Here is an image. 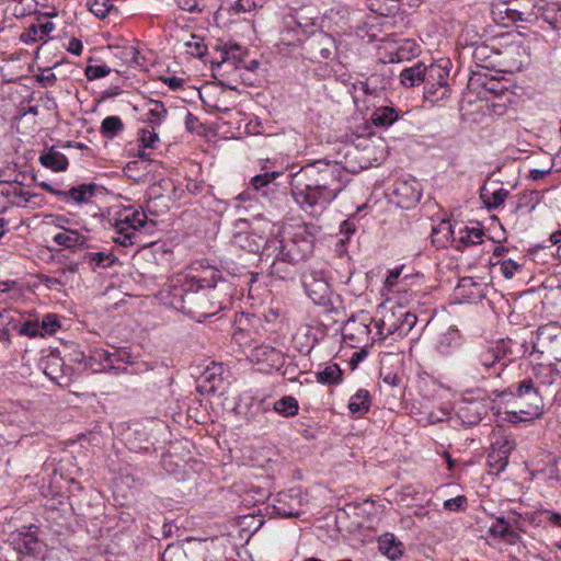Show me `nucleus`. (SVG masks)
Instances as JSON below:
<instances>
[{"instance_id": "1", "label": "nucleus", "mask_w": 561, "mask_h": 561, "mask_svg": "<svg viewBox=\"0 0 561 561\" xmlns=\"http://www.w3.org/2000/svg\"><path fill=\"white\" fill-rule=\"evenodd\" d=\"M289 176L295 202L313 216L322 213L348 182L345 169L340 163L328 160L308 163Z\"/></svg>"}, {"instance_id": "2", "label": "nucleus", "mask_w": 561, "mask_h": 561, "mask_svg": "<svg viewBox=\"0 0 561 561\" xmlns=\"http://www.w3.org/2000/svg\"><path fill=\"white\" fill-rule=\"evenodd\" d=\"M210 273V279L201 278L186 287L175 288L171 300L173 308L197 321L226 309L233 296L232 284L220 277L216 279L215 271Z\"/></svg>"}, {"instance_id": "3", "label": "nucleus", "mask_w": 561, "mask_h": 561, "mask_svg": "<svg viewBox=\"0 0 561 561\" xmlns=\"http://www.w3.org/2000/svg\"><path fill=\"white\" fill-rule=\"evenodd\" d=\"M314 247V234L307 225H289L265 242L267 256H273L271 274L286 278L289 274L283 264L295 265L309 257Z\"/></svg>"}, {"instance_id": "4", "label": "nucleus", "mask_w": 561, "mask_h": 561, "mask_svg": "<svg viewBox=\"0 0 561 561\" xmlns=\"http://www.w3.org/2000/svg\"><path fill=\"white\" fill-rule=\"evenodd\" d=\"M501 397H510L506 402L513 409L506 413L511 422H530L543 414L545 404L540 388L531 378L522 380L516 387H510Z\"/></svg>"}, {"instance_id": "5", "label": "nucleus", "mask_w": 561, "mask_h": 561, "mask_svg": "<svg viewBox=\"0 0 561 561\" xmlns=\"http://www.w3.org/2000/svg\"><path fill=\"white\" fill-rule=\"evenodd\" d=\"M417 318L402 306L385 308L374 327L379 340L393 336V340L405 336L415 325Z\"/></svg>"}, {"instance_id": "6", "label": "nucleus", "mask_w": 561, "mask_h": 561, "mask_svg": "<svg viewBox=\"0 0 561 561\" xmlns=\"http://www.w3.org/2000/svg\"><path fill=\"white\" fill-rule=\"evenodd\" d=\"M330 271L324 263L307 266L301 274V284L307 296L319 306H328L331 300Z\"/></svg>"}, {"instance_id": "7", "label": "nucleus", "mask_w": 561, "mask_h": 561, "mask_svg": "<svg viewBox=\"0 0 561 561\" xmlns=\"http://www.w3.org/2000/svg\"><path fill=\"white\" fill-rule=\"evenodd\" d=\"M147 224V215L144 210L125 209L115 221V236L112 239L123 247L133 245L138 242V233Z\"/></svg>"}, {"instance_id": "8", "label": "nucleus", "mask_w": 561, "mask_h": 561, "mask_svg": "<svg viewBox=\"0 0 561 561\" xmlns=\"http://www.w3.org/2000/svg\"><path fill=\"white\" fill-rule=\"evenodd\" d=\"M442 64H432L426 67L424 96L427 100H439L448 96L449 89L447 79L449 77V70L447 65L449 61Z\"/></svg>"}, {"instance_id": "9", "label": "nucleus", "mask_w": 561, "mask_h": 561, "mask_svg": "<svg viewBox=\"0 0 561 561\" xmlns=\"http://www.w3.org/2000/svg\"><path fill=\"white\" fill-rule=\"evenodd\" d=\"M10 545L19 554V561H38L43 543L30 530H18L10 535Z\"/></svg>"}, {"instance_id": "10", "label": "nucleus", "mask_w": 561, "mask_h": 561, "mask_svg": "<svg viewBox=\"0 0 561 561\" xmlns=\"http://www.w3.org/2000/svg\"><path fill=\"white\" fill-rule=\"evenodd\" d=\"M302 508V496L299 488L282 491L273 499V514L279 517H298Z\"/></svg>"}, {"instance_id": "11", "label": "nucleus", "mask_w": 561, "mask_h": 561, "mask_svg": "<svg viewBox=\"0 0 561 561\" xmlns=\"http://www.w3.org/2000/svg\"><path fill=\"white\" fill-rule=\"evenodd\" d=\"M249 359L256 364L260 370L265 373H268L272 369H278L284 363L282 352L267 344L254 346L250 351Z\"/></svg>"}, {"instance_id": "12", "label": "nucleus", "mask_w": 561, "mask_h": 561, "mask_svg": "<svg viewBox=\"0 0 561 561\" xmlns=\"http://www.w3.org/2000/svg\"><path fill=\"white\" fill-rule=\"evenodd\" d=\"M514 447V442L506 438L496 440L495 444L492 445V449L488 455L490 473L499 474L506 468L510 454Z\"/></svg>"}, {"instance_id": "13", "label": "nucleus", "mask_w": 561, "mask_h": 561, "mask_svg": "<svg viewBox=\"0 0 561 561\" xmlns=\"http://www.w3.org/2000/svg\"><path fill=\"white\" fill-rule=\"evenodd\" d=\"M472 352L484 363L485 367L489 368L495 377L501 375L505 366V364L501 362L505 356V351L501 345L480 346Z\"/></svg>"}, {"instance_id": "14", "label": "nucleus", "mask_w": 561, "mask_h": 561, "mask_svg": "<svg viewBox=\"0 0 561 561\" xmlns=\"http://www.w3.org/2000/svg\"><path fill=\"white\" fill-rule=\"evenodd\" d=\"M394 195L398 198V204L402 208H410L421 199V186L420 183L412 180H400L396 183Z\"/></svg>"}, {"instance_id": "15", "label": "nucleus", "mask_w": 561, "mask_h": 561, "mask_svg": "<svg viewBox=\"0 0 561 561\" xmlns=\"http://www.w3.org/2000/svg\"><path fill=\"white\" fill-rule=\"evenodd\" d=\"M461 376L467 382H480L486 378L494 376L484 363L471 352L461 367Z\"/></svg>"}, {"instance_id": "16", "label": "nucleus", "mask_w": 561, "mask_h": 561, "mask_svg": "<svg viewBox=\"0 0 561 561\" xmlns=\"http://www.w3.org/2000/svg\"><path fill=\"white\" fill-rule=\"evenodd\" d=\"M461 376L467 382H480L486 378L494 376L484 363L471 352L461 367Z\"/></svg>"}, {"instance_id": "17", "label": "nucleus", "mask_w": 561, "mask_h": 561, "mask_svg": "<svg viewBox=\"0 0 561 561\" xmlns=\"http://www.w3.org/2000/svg\"><path fill=\"white\" fill-rule=\"evenodd\" d=\"M214 539L195 540L186 553L188 561H220L215 553Z\"/></svg>"}, {"instance_id": "18", "label": "nucleus", "mask_w": 561, "mask_h": 561, "mask_svg": "<svg viewBox=\"0 0 561 561\" xmlns=\"http://www.w3.org/2000/svg\"><path fill=\"white\" fill-rule=\"evenodd\" d=\"M119 355L118 353H111L107 350L95 347L90 351L87 357V367L92 369L94 373L107 370V368L114 367V356Z\"/></svg>"}, {"instance_id": "19", "label": "nucleus", "mask_w": 561, "mask_h": 561, "mask_svg": "<svg viewBox=\"0 0 561 561\" xmlns=\"http://www.w3.org/2000/svg\"><path fill=\"white\" fill-rule=\"evenodd\" d=\"M378 550L381 554L392 561L399 560L404 552L403 543L391 533H386L378 537Z\"/></svg>"}, {"instance_id": "20", "label": "nucleus", "mask_w": 561, "mask_h": 561, "mask_svg": "<svg viewBox=\"0 0 561 561\" xmlns=\"http://www.w3.org/2000/svg\"><path fill=\"white\" fill-rule=\"evenodd\" d=\"M114 56L128 67H142L145 65V58L134 45L128 44L115 47Z\"/></svg>"}, {"instance_id": "21", "label": "nucleus", "mask_w": 561, "mask_h": 561, "mask_svg": "<svg viewBox=\"0 0 561 561\" xmlns=\"http://www.w3.org/2000/svg\"><path fill=\"white\" fill-rule=\"evenodd\" d=\"M53 241L60 247L67 249H76L85 247L88 242V238L77 230L64 229V231L56 233L53 237Z\"/></svg>"}, {"instance_id": "22", "label": "nucleus", "mask_w": 561, "mask_h": 561, "mask_svg": "<svg viewBox=\"0 0 561 561\" xmlns=\"http://www.w3.org/2000/svg\"><path fill=\"white\" fill-rule=\"evenodd\" d=\"M94 184H81L73 186L69 191H62L61 201L65 203H88L94 195Z\"/></svg>"}, {"instance_id": "23", "label": "nucleus", "mask_w": 561, "mask_h": 561, "mask_svg": "<svg viewBox=\"0 0 561 561\" xmlns=\"http://www.w3.org/2000/svg\"><path fill=\"white\" fill-rule=\"evenodd\" d=\"M505 56L512 69L520 70L528 62L529 49L523 43H513L505 49Z\"/></svg>"}, {"instance_id": "24", "label": "nucleus", "mask_w": 561, "mask_h": 561, "mask_svg": "<svg viewBox=\"0 0 561 561\" xmlns=\"http://www.w3.org/2000/svg\"><path fill=\"white\" fill-rule=\"evenodd\" d=\"M458 414L463 422L474 425L478 424L485 414V408L478 401L465 402L458 408Z\"/></svg>"}, {"instance_id": "25", "label": "nucleus", "mask_w": 561, "mask_h": 561, "mask_svg": "<svg viewBox=\"0 0 561 561\" xmlns=\"http://www.w3.org/2000/svg\"><path fill=\"white\" fill-rule=\"evenodd\" d=\"M426 66L419 61L414 66L405 68L400 73L401 83L404 87L411 88L421 82L425 83Z\"/></svg>"}, {"instance_id": "26", "label": "nucleus", "mask_w": 561, "mask_h": 561, "mask_svg": "<svg viewBox=\"0 0 561 561\" xmlns=\"http://www.w3.org/2000/svg\"><path fill=\"white\" fill-rule=\"evenodd\" d=\"M39 162L43 167L51 169L55 172L66 171L68 168L67 157L54 148L42 153L39 156Z\"/></svg>"}, {"instance_id": "27", "label": "nucleus", "mask_w": 561, "mask_h": 561, "mask_svg": "<svg viewBox=\"0 0 561 561\" xmlns=\"http://www.w3.org/2000/svg\"><path fill=\"white\" fill-rule=\"evenodd\" d=\"M370 394L366 389H359L348 402V410L353 415L363 416L370 408Z\"/></svg>"}, {"instance_id": "28", "label": "nucleus", "mask_w": 561, "mask_h": 561, "mask_svg": "<svg viewBox=\"0 0 561 561\" xmlns=\"http://www.w3.org/2000/svg\"><path fill=\"white\" fill-rule=\"evenodd\" d=\"M461 345L456 331H449L442 334L437 341L436 350L443 356L453 355Z\"/></svg>"}, {"instance_id": "29", "label": "nucleus", "mask_w": 561, "mask_h": 561, "mask_svg": "<svg viewBox=\"0 0 561 561\" xmlns=\"http://www.w3.org/2000/svg\"><path fill=\"white\" fill-rule=\"evenodd\" d=\"M507 196L508 191L504 190L503 187H500L495 191H490L488 187L483 186L480 191V197L489 209L497 208L503 205Z\"/></svg>"}, {"instance_id": "30", "label": "nucleus", "mask_w": 561, "mask_h": 561, "mask_svg": "<svg viewBox=\"0 0 561 561\" xmlns=\"http://www.w3.org/2000/svg\"><path fill=\"white\" fill-rule=\"evenodd\" d=\"M399 118V113L390 106L377 107L371 114V122L376 126L389 127Z\"/></svg>"}, {"instance_id": "31", "label": "nucleus", "mask_w": 561, "mask_h": 561, "mask_svg": "<svg viewBox=\"0 0 561 561\" xmlns=\"http://www.w3.org/2000/svg\"><path fill=\"white\" fill-rule=\"evenodd\" d=\"M268 240L270 239H265L263 236H256L253 233L239 234L237 237L239 245L251 253H257L262 249L263 253L266 254L265 242Z\"/></svg>"}, {"instance_id": "32", "label": "nucleus", "mask_w": 561, "mask_h": 561, "mask_svg": "<svg viewBox=\"0 0 561 561\" xmlns=\"http://www.w3.org/2000/svg\"><path fill=\"white\" fill-rule=\"evenodd\" d=\"M283 174V171L264 172L262 174L253 176L251 180V184L256 192H262L263 196H267V193L270 191L268 186Z\"/></svg>"}, {"instance_id": "33", "label": "nucleus", "mask_w": 561, "mask_h": 561, "mask_svg": "<svg viewBox=\"0 0 561 561\" xmlns=\"http://www.w3.org/2000/svg\"><path fill=\"white\" fill-rule=\"evenodd\" d=\"M151 105L145 122L149 124V127L160 126L164 122L168 111L161 101H151Z\"/></svg>"}, {"instance_id": "34", "label": "nucleus", "mask_w": 561, "mask_h": 561, "mask_svg": "<svg viewBox=\"0 0 561 561\" xmlns=\"http://www.w3.org/2000/svg\"><path fill=\"white\" fill-rule=\"evenodd\" d=\"M541 20L547 23L552 31H561V7L556 3L547 5L542 10Z\"/></svg>"}, {"instance_id": "35", "label": "nucleus", "mask_w": 561, "mask_h": 561, "mask_svg": "<svg viewBox=\"0 0 561 561\" xmlns=\"http://www.w3.org/2000/svg\"><path fill=\"white\" fill-rule=\"evenodd\" d=\"M274 410L282 416L291 417L298 413L299 404L296 398L291 396H285L282 399L275 401Z\"/></svg>"}, {"instance_id": "36", "label": "nucleus", "mask_w": 561, "mask_h": 561, "mask_svg": "<svg viewBox=\"0 0 561 561\" xmlns=\"http://www.w3.org/2000/svg\"><path fill=\"white\" fill-rule=\"evenodd\" d=\"M342 370L337 364H329L317 373V380L320 383L335 385L342 380Z\"/></svg>"}, {"instance_id": "37", "label": "nucleus", "mask_w": 561, "mask_h": 561, "mask_svg": "<svg viewBox=\"0 0 561 561\" xmlns=\"http://www.w3.org/2000/svg\"><path fill=\"white\" fill-rule=\"evenodd\" d=\"M124 129V123L118 116H107L102 121L101 131L107 138H114Z\"/></svg>"}, {"instance_id": "38", "label": "nucleus", "mask_w": 561, "mask_h": 561, "mask_svg": "<svg viewBox=\"0 0 561 561\" xmlns=\"http://www.w3.org/2000/svg\"><path fill=\"white\" fill-rule=\"evenodd\" d=\"M87 8L99 19L106 18L114 10L113 0H88Z\"/></svg>"}, {"instance_id": "39", "label": "nucleus", "mask_w": 561, "mask_h": 561, "mask_svg": "<svg viewBox=\"0 0 561 561\" xmlns=\"http://www.w3.org/2000/svg\"><path fill=\"white\" fill-rule=\"evenodd\" d=\"M483 236V231L479 228H466L465 230L460 231L458 242L462 247L480 244L482 242Z\"/></svg>"}, {"instance_id": "40", "label": "nucleus", "mask_w": 561, "mask_h": 561, "mask_svg": "<svg viewBox=\"0 0 561 561\" xmlns=\"http://www.w3.org/2000/svg\"><path fill=\"white\" fill-rule=\"evenodd\" d=\"M139 142L144 149H154L159 142V135L156 127H144L139 131Z\"/></svg>"}, {"instance_id": "41", "label": "nucleus", "mask_w": 561, "mask_h": 561, "mask_svg": "<svg viewBox=\"0 0 561 561\" xmlns=\"http://www.w3.org/2000/svg\"><path fill=\"white\" fill-rule=\"evenodd\" d=\"M42 333L53 335L60 329L58 316L55 313H47L39 322Z\"/></svg>"}, {"instance_id": "42", "label": "nucleus", "mask_w": 561, "mask_h": 561, "mask_svg": "<svg viewBox=\"0 0 561 561\" xmlns=\"http://www.w3.org/2000/svg\"><path fill=\"white\" fill-rule=\"evenodd\" d=\"M87 257L90 262L103 268L112 266L116 261L115 255L108 252H91Z\"/></svg>"}, {"instance_id": "43", "label": "nucleus", "mask_w": 561, "mask_h": 561, "mask_svg": "<svg viewBox=\"0 0 561 561\" xmlns=\"http://www.w3.org/2000/svg\"><path fill=\"white\" fill-rule=\"evenodd\" d=\"M264 0H237L231 9L236 13L252 12L259 8H262Z\"/></svg>"}, {"instance_id": "44", "label": "nucleus", "mask_w": 561, "mask_h": 561, "mask_svg": "<svg viewBox=\"0 0 561 561\" xmlns=\"http://www.w3.org/2000/svg\"><path fill=\"white\" fill-rule=\"evenodd\" d=\"M111 68L106 65H90L85 68V77L88 80H96L104 78L111 73Z\"/></svg>"}, {"instance_id": "45", "label": "nucleus", "mask_w": 561, "mask_h": 561, "mask_svg": "<svg viewBox=\"0 0 561 561\" xmlns=\"http://www.w3.org/2000/svg\"><path fill=\"white\" fill-rule=\"evenodd\" d=\"M21 41L25 44H33L38 41H44V36L41 34L38 24L30 25L20 36Z\"/></svg>"}, {"instance_id": "46", "label": "nucleus", "mask_w": 561, "mask_h": 561, "mask_svg": "<svg viewBox=\"0 0 561 561\" xmlns=\"http://www.w3.org/2000/svg\"><path fill=\"white\" fill-rule=\"evenodd\" d=\"M21 335H25L28 337L44 336V333L41 331V325L37 320L25 321L19 330Z\"/></svg>"}, {"instance_id": "47", "label": "nucleus", "mask_w": 561, "mask_h": 561, "mask_svg": "<svg viewBox=\"0 0 561 561\" xmlns=\"http://www.w3.org/2000/svg\"><path fill=\"white\" fill-rule=\"evenodd\" d=\"M187 53L193 57L202 58L207 53V46L202 39L192 37V41L186 43Z\"/></svg>"}, {"instance_id": "48", "label": "nucleus", "mask_w": 561, "mask_h": 561, "mask_svg": "<svg viewBox=\"0 0 561 561\" xmlns=\"http://www.w3.org/2000/svg\"><path fill=\"white\" fill-rule=\"evenodd\" d=\"M403 266L393 268L389 271V274L385 280V286L388 290H393L396 287L398 290H401V280H399V277L401 275Z\"/></svg>"}, {"instance_id": "49", "label": "nucleus", "mask_w": 561, "mask_h": 561, "mask_svg": "<svg viewBox=\"0 0 561 561\" xmlns=\"http://www.w3.org/2000/svg\"><path fill=\"white\" fill-rule=\"evenodd\" d=\"M466 505L467 497L465 495H458L444 502V508L450 512L463 511Z\"/></svg>"}, {"instance_id": "50", "label": "nucleus", "mask_w": 561, "mask_h": 561, "mask_svg": "<svg viewBox=\"0 0 561 561\" xmlns=\"http://www.w3.org/2000/svg\"><path fill=\"white\" fill-rule=\"evenodd\" d=\"M510 525L504 518H497L496 522L490 527L489 531L493 537L504 538L507 535Z\"/></svg>"}, {"instance_id": "51", "label": "nucleus", "mask_w": 561, "mask_h": 561, "mask_svg": "<svg viewBox=\"0 0 561 561\" xmlns=\"http://www.w3.org/2000/svg\"><path fill=\"white\" fill-rule=\"evenodd\" d=\"M519 268L520 265L511 259L502 261L500 265L501 273L507 279L512 278Z\"/></svg>"}, {"instance_id": "52", "label": "nucleus", "mask_w": 561, "mask_h": 561, "mask_svg": "<svg viewBox=\"0 0 561 561\" xmlns=\"http://www.w3.org/2000/svg\"><path fill=\"white\" fill-rule=\"evenodd\" d=\"M505 12L507 14V18L513 22L526 21L527 15L530 14L529 10H519L515 5H508L505 9Z\"/></svg>"}, {"instance_id": "53", "label": "nucleus", "mask_w": 561, "mask_h": 561, "mask_svg": "<svg viewBox=\"0 0 561 561\" xmlns=\"http://www.w3.org/2000/svg\"><path fill=\"white\" fill-rule=\"evenodd\" d=\"M179 5L182 10L188 12H202L203 8L199 4L198 0H180Z\"/></svg>"}, {"instance_id": "54", "label": "nucleus", "mask_w": 561, "mask_h": 561, "mask_svg": "<svg viewBox=\"0 0 561 561\" xmlns=\"http://www.w3.org/2000/svg\"><path fill=\"white\" fill-rule=\"evenodd\" d=\"M550 353L553 355L557 362L561 363V333L554 335L553 340L551 341Z\"/></svg>"}, {"instance_id": "55", "label": "nucleus", "mask_w": 561, "mask_h": 561, "mask_svg": "<svg viewBox=\"0 0 561 561\" xmlns=\"http://www.w3.org/2000/svg\"><path fill=\"white\" fill-rule=\"evenodd\" d=\"M67 50L76 56H80L83 50L82 42L79 38L72 37L69 39Z\"/></svg>"}, {"instance_id": "56", "label": "nucleus", "mask_w": 561, "mask_h": 561, "mask_svg": "<svg viewBox=\"0 0 561 561\" xmlns=\"http://www.w3.org/2000/svg\"><path fill=\"white\" fill-rule=\"evenodd\" d=\"M162 81L173 91L179 90L183 85V79L178 77H163Z\"/></svg>"}, {"instance_id": "57", "label": "nucleus", "mask_w": 561, "mask_h": 561, "mask_svg": "<svg viewBox=\"0 0 561 561\" xmlns=\"http://www.w3.org/2000/svg\"><path fill=\"white\" fill-rule=\"evenodd\" d=\"M355 224L350 220H344L340 226L341 234H344L347 239L355 232Z\"/></svg>"}, {"instance_id": "58", "label": "nucleus", "mask_w": 561, "mask_h": 561, "mask_svg": "<svg viewBox=\"0 0 561 561\" xmlns=\"http://www.w3.org/2000/svg\"><path fill=\"white\" fill-rule=\"evenodd\" d=\"M113 353H118L119 355H116L113 357L114 358V367H112L111 369H118L119 367L116 365L117 363H131L129 360L130 355L127 352L114 350Z\"/></svg>"}, {"instance_id": "59", "label": "nucleus", "mask_w": 561, "mask_h": 561, "mask_svg": "<svg viewBox=\"0 0 561 561\" xmlns=\"http://www.w3.org/2000/svg\"><path fill=\"white\" fill-rule=\"evenodd\" d=\"M38 26L41 28V34L44 36L45 39L55 30V24L50 21H46L44 23H38Z\"/></svg>"}, {"instance_id": "60", "label": "nucleus", "mask_w": 561, "mask_h": 561, "mask_svg": "<svg viewBox=\"0 0 561 561\" xmlns=\"http://www.w3.org/2000/svg\"><path fill=\"white\" fill-rule=\"evenodd\" d=\"M508 545H516L518 541H520L522 537L514 531L513 529L507 530V535L503 538Z\"/></svg>"}, {"instance_id": "61", "label": "nucleus", "mask_w": 561, "mask_h": 561, "mask_svg": "<svg viewBox=\"0 0 561 561\" xmlns=\"http://www.w3.org/2000/svg\"><path fill=\"white\" fill-rule=\"evenodd\" d=\"M549 173H550V170L534 169L529 172V179H531L534 181H538V180H541L542 178H545Z\"/></svg>"}, {"instance_id": "62", "label": "nucleus", "mask_w": 561, "mask_h": 561, "mask_svg": "<svg viewBox=\"0 0 561 561\" xmlns=\"http://www.w3.org/2000/svg\"><path fill=\"white\" fill-rule=\"evenodd\" d=\"M39 186L45 190L46 192L53 194V195H56L58 196L60 199H61V196H62V191L61 190H56L50 184L46 183V182H42L39 183Z\"/></svg>"}, {"instance_id": "63", "label": "nucleus", "mask_w": 561, "mask_h": 561, "mask_svg": "<svg viewBox=\"0 0 561 561\" xmlns=\"http://www.w3.org/2000/svg\"><path fill=\"white\" fill-rule=\"evenodd\" d=\"M547 513L549 514L548 520L550 522V524H552L553 526L561 527V514L552 512Z\"/></svg>"}, {"instance_id": "64", "label": "nucleus", "mask_w": 561, "mask_h": 561, "mask_svg": "<svg viewBox=\"0 0 561 561\" xmlns=\"http://www.w3.org/2000/svg\"><path fill=\"white\" fill-rule=\"evenodd\" d=\"M549 240L552 244H561V227L550 234Z\"/></svg>"}]
</instances>
